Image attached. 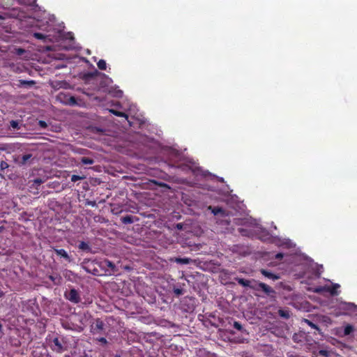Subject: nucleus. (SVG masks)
<instances>
[{"mask_svg":"<svg viewBox=\"0 0 357 357\" xmlns=\"http://www.w3.org/2000/svg\"><path fill=\"white\" fill-rule=\"evenodd\" d=\"M237 220L236 223L239 225H248L250 227H253L252 232L259 236V238L261 241H266L268 238V233L266 232L259 225L256 220H252L250 218H246L245 220Z\"/></svg>","mask_w":357,"mask_h":357,"instance_id":"nucleus-1","label":"nucleus"},{"mask_svg":"<svg viewBox=\"0 0 357 357\" xmlns=\"http://www.w3.org/2000/svg\"><path fill=\"white\" fill-rule=\"evenodd\" d=\"M340 287V284H334L331 287V286H324V287H318L312 289V291L316 293H321L322 291H328L332 295H337L338 294V291L336 290Z\"/></svg>","mask_w":357,"mask_h":357,"instance_id":"nucleus-2","label":"nucleus"},{"mask_svg":"<svg viewBox=\"0 0 357 357\" xmlns=\"http://www.w3.org/2000/svg\"><path fill=\"white\" fill-rule=\"evenodd\" d=\"M65 297L73 303H78L80 301V296L78 291L72 289L69 291L65 293Z\"/></svg>","mask_w":357,"mask_h":357,"instance_id":"nucleus-3","label":"nucleus"},{"mask_svg":"<svg viewBox=\"0 0 357 357\" xmlns=\"http://www.w3.org/2000/svg\"><path fill=\"white\" fill-rule=\"evenodd\" d=\"M52 348L53 349V350L58 352H60L63 350L62 344L58 338L54 339L52 344Z\"/></svg>","mask_w":357,"mask_h":357,"instance_id":"nucleus-4","label":"nucleus"},{"mask_svg":"<svg viewBox=\"0 0 357 357\" xmlns=\"http://www.w3.org/2000/svg\"><path fill=\"white\" fill-rule=\"evenodd\" d=\"M55 252L61 257L65 258L68 261H70V257L68 255L67 252L63 249H55Z\"/></svg>","mask_w":357,"mask_h":357,"instance_id":"nucleus-5","label":"nucleus"},{"mask_svg":"<svg viewBox=\"0 0 357 357\" xmlns=\"http://www.w3.org/2000/svg\"><path fill=\"white\" fill-rule=\"evenodd\" d=\"M259 287L263 291H264L266 294H271L273 292V289L264 283H259Z\"/></svg>","mask_w":357,"mask_h":357,"instance_id":"nucleus-6","label":"nucleus"},{"mask_svg":"<svg viewBox=\"0 0 357 357\" xmlns=\"http://www.w3.org/2000/svg\"><path fill=\"white\" fill-rule=\"evenodd\" d=\"M261 273H262V275H264L265 277L266 278H268L270 279H272V280H277L278 279V277L274 274H273L271 272H268L267 271H265V270H261Z\"/></svg>","mask_w":357,"mask_h":357,"instance_id":"nucleus-7","label":"nucleus"},{"mask_svg":"<svg viewBox=\"0 0 357 357\" xmlns=\"http://www.w3.org/2000/svg\"><path fill=\"white\" fill-rule=\"evenodd\" d=\"M344 306L345 310L357 311V306L352 303H344Z\"/></svg>","mask_w":357,"mask_h":357,"instance_id":"nucleus-8","label":"nucleus"},{"mask_svg":"<svg viewBox=\"0 0 357 357\" xmlns=\"http://www.w3.org/2000/svg\"><path fill=\"white\" fill-rule=\"evenodd\" d=\"M279 245L285 246L287 248H291L293 246V243L291 242V241L289 239H283L282 241H281V243L279 244Z\"/></svg>","mask_w":357,"mask_h":357,"instance_id":"nucleus-9","label":"nucleus"},{"mask_svg":"<svg viewBox=\"0 0 357 357\" xmlns=\"http://www.w3.org/2000/svg\"><path fill=\"white\" fill-rule=\"evenodd\" d=\"M34 37L39 40H46L47 38L50 37L51 35H44L40 33H34Z\"/></svg>","mask_w":357,"mask_h":357,"instance_id":"nucleus-10","label":"nucleus"},{"mask_svg":"<svg viewBox=\"0 0 357 357\" xmlns=\"http://www.w3.org/2000/svg\"><path fill=\"white\" fill-rule=\"evenodd\" d=\"M208 209L211 210L214 215H218L220 213L222 215L224 214V211L220 208H212L211 206H208Z\"/></svg>","mask_w":357,"mask_h":357,"instance_id":"nucleus-11","label":"nucleus"},{"mask_svg":"<svg viewBox=\"0 0 357 357\" xmlns=\"http://www.w3.org/2000/svg\"><path fill=\"white\" fill-rule=\"evenodd\" d=\"M97 65H98V68L100 70H105L107 68V63H106L105 61L103 59H100L98 62Z\"/></svg>","mask_w":357,"mask_h":357,"instance_id":"nucleus-12","label":"nucleus"},{"mask_svg":"<svg viewBox=\"0 0 357 357\" xmlns=\"http://www.w3.org/2000/svg\"><path fill=\"white\" fill-rule=\"evenodd\" d=\"M238 282L243 287H248L250 284V281L242 278L238 279Z\"/></svg>","mask_w":357,"mask_h":357,"instance_id":"nucleus-13","label":"nucleus"},{"mask_svg":"<svg viewBox=\"0 0 357 357\" xmlns=\"http://www.w3.org/2000/svg\"><path fill=\"white\" fill-rule=\"evenodd\" d=\"M176 261L179 264H188L190 259L188 258H176Z\"/></svg>","mask_w":357,"mask_h":357,"instance_id":"nucleus-14","label":"nucleus"},{"mask_svg":"<svg viewBox=\"0 0 357 357\" xmlns=\"http://www.w3.org/2000/svg\"><path fill=\"white\" fill-rule=\"evenodd\" d=\"M82 162L84 165H91L93 162V160L89 158H82Z\"/></svg>","mask_w":357,"mask_h":357,"instance_id":"nucleus-15","label":"nucleus"},{"mask_svg":"<svg viewBox=\"0 0 357 357\" xmlns=\"http://www.w3.org/2000/svg\"><path fill=\"white\" fill-rule=\"evenodd\" d=\"M315 266L317 267V270L315 271V274L317 275V277H319L320 275L321 274V273L323 272V266H318L317 265H315Z\"/></svg>","mask_w":357,"mask_h":357,"instance_id":"nucleus-16","label":"nucleus"},{"mask_svg":"<svg viewBox=\"0 0 357 357\" xmlns=\"http://www.w3.org/2000/svg\"><path fill=\"white\" fill-rule=\"evenodd\" d=\"M20 83L22 85H29V86H32L35 84L34 81H26V80H21L20 81Z\"/></svg>","mask_w":357,"mask_h":357,"instance_id":"nucleus-17","label":"nucleus"},{"mask_svg":"<svg viewBox=\"0 0 357 357\" xmlns=\"http://www.w3.org/2000/svg\"><path fill=\"white\" fill-rule=\"evenodd\" d=\"M353 331V327L351 326H347L344 328V333L346 335H349Z\"/></svg>","mask_w":357,"mask_h":357,"instance_id":"nucleus-18","label":"nucleus"},{"mask_svg":"<svg viewBox=\"0 0 357 357\" xmlns=\"http://www.w3.org/2000/svg\"><path fill=\"white\" fill-rule=\"evenodd\" d=\"M319 354L324 356H326V357H328L330 356V354L331 352L327 351V350H324V349H321L319 351Z\"/></svg>","mask_w":357,"mask_h":357,"instance_id":"nucleus-19","label":"nucleus"},{"mask_svg":"<svg viewBox=\"0 0 357 357\" xmlns=\"http://www.w3.org/2000/svg\"><path fill=\"white\" fill-rule=\"evenodd\" d=\"M31 158V154H26L22 156V162L26 163Z\"/></svg>","mask_w":357,"mask_h":357,"instance_id":"nucleus-20","label":"nucleus"},{"mask_svg":"<svg viewBox=\"0 0 357 357\" xmlns=\"http://www.w3.org/2000/svg\"><path fill=\"white\" fill-rule=\"evenodd\" d=\"M66 102L70 105H75L76 101L74 97L70 96Z\"/></svg>","mask_w":357,"mask_h":357,"instance_id":"nucleus-21","label":"nucleus"},{"mask_svg":"<svg viewBox=\"0 0 357 357\" xmlns=\"http://www.w3.org/2000/svg\"><path fill=\"white\" fill-rule=\"evenodd\" d=\"M82 178H83V177H81V176H77V175H73V176H72V177H71V181H72L73 182H75V181H78V180H81V179H82Z\"/></svg>","mask_w":357,"mask_h":357,"instance_id":"nucleus-22","label":"nucleus"},{"mask_svg":"<svg viewBox=\"0 0 357 357\" xmlns=\"http://www.w3.org/2000/svg\"><path fill=\"white\" fill-rule=\"evenodd\" d=\"M123 222L124 223H131L132 222V220L131 217L126 216V217L123 218Z\"/></svg>","mask_w":357,"mask_h":357,"instance_id":"nucleus-23","label":"nucleus"},{"mask_svg":"<svg viewBox=\"0 0 357 357\" xmlns=\"http://www.w3.org/2000/svg\"><path fill=\"white\" fill-rule=\"evenodd\" d=\"M234 327L236 329L238 330V331H241V330H242V326H241V324H240V323H238V322H237V321H235V322L234 323Z\"/></svg>","mask_w":357,"mask_h":357,"instance_id":"nucleus-24","label":"nucleus"},{"mask_svg":"<svg viewBox=\"0 0 357 357\" xmlns=\"http://www.w3.org/2000/svg\"><path fill=\"white\" fill-rule=\"evenodd\" d=\"M10 126L14 128V129H17L18 128V123L17 121H12L10 122Z\"/></svg>","mask_w":357,"mask_h":357,"instance_id":"nucleus-25","label":"nucleus"},{"mask_svg":"<svg viewBox=\"0 0 357 357\" xmlns=\"http://www.w3.org/2000/svg\"><path fill=\"white\" fill-rule=\"evenodd\" d=\"M279 313H280V315L282 317H285V318H287L289 317V313L287 312H284L283 310H280L279 311Z\"/></svg>","mask_w":357,"mask_h":357,"instance_id":"nucleus-26","label":"nucleus"},{"mask_svg":"<svg viewBox=\"0 0 357 357\" xmlns=\"http://www.w3.org/2000/svg\"><path fill=\"white\" fill-rule=\"evenodd\" d=\"M305 321L312 328H315V329H317V327L315 324H314L313 323H312L311 321L305 319Z\"/></svg>","mask_w":357,"mask_h":357,"instance_id":"nucleus-27","label":"nucleus"},{"mask_svg":"<svg viewBox=\"0 0 357 357\" xmlns=\"http://www.w3.org/2000/svg\"><path fill=\"white\" fill-rule=\"evenodd\" d=\"M38 124L42 128H45L47 127V123L43 121H40Z\"/></svg>","mask_w":357,"mask_h":357,"instance_id":"nucleus-28","label":"nucleus"},{"mask_svg":"<svg viewBox=\"0 0 357 357\" xmlns=\"http://www.w3.org/2000/svg\"><path fill=\"white\" fill-rule=\"evenodd\" d=\"M0 166H1V169H6V168H7V167H8V164H7L6 162L2 161V162H1Z\"/></svg>","mask_w":357,"mask_h":357,"instance_id":"nucleus-29","label":"nucleus"},{"mask_svg":"<svg viewBox=\"0 0 357 357\" xmlns=\"http://www.w3.org/2000/svg\"><path fill=\"white\" fill-rule=\"evenodd\" d=\"M106 264L108 267L111 268L112 269H114V265L111 261H106Z\"/></svg>","mask_w":357,"mask_h":357,"instance_id":"nucleus-30","label":"nucleus"},{"mask_svg":"<svg viewBox=\"0 0 357 357\" xmlns=\"http://www.w3.org/2000/svg\"><path fill=\"white\" fill-rule=\"evenodd\" d=\"M123 92L121 90H118L115 92L114 96L117 97H121L122 96Z\"/></svg>","mask_w":357,"mask_h":357,"instance_id":"nucleus-31","label":"nucleus"},{"mask_svg":"<svg viewBox=\"0 0 357 357\" xmlns=\"http://www.w3.org/2000/svg\"><path fill=\"white\" fill-rule=\"evenodd\" d=\"M16 51H17V54L18 55H21V54H22L24 52V50L23 49H21V48L17 49Z\"/></svg>","mask_w":357,"mask_h":357,"instance_id":"nucleus-32","label":"nucleus"},{"mask_svg":"<svg viewBox=\"0 0 357 357\" xmlns=\"http://www.w3.org/2000/svg\"><path fill=\"white\" fill-rule=\"evenodd\" d=\"M283 257V255L282 253H278L275 255V258L278 259H281Z\"/></svg>","mask_w":357,"mask_h":357,"instance_id":"nucleus-33","label":"nucleus"},{"mask_svg":"<svg viewBox=\"0 0 357 357\" xmlns=\"http://www.w3.org/2000/svg\"><path fill=\"white\" fill-rule=\"evenodd\" d=\"M116 116H124L126 115L124 114V113L117 111V112L116 114Z\"/></svg>","mask_w":357,"mask_h":357,"instance_id":"nucleus-34","label":"nucleus"},{"mask_svg":"<svg viewBox=\"0 0 357 357\" xmlns=\"http://www.w3.org/2000/svg\"><path fill=\"white\" fill-rule=\"evenodd\" d=\"M50 279H51V280H52L54 283H58V282H59V281H58V282H56V278H55L54 277H53V276H52V275H51V276H50Z\"/></svg>","mask_w":357,"mask_h":357,"instance_id":"nucleus-35","label":"nucleus"},{"mask_svg":"<svg viewBox=\"0 0 357 357\" xmlns=\"http://www.w3.org/2000/svg\"><path fill=\"white\" fill-rule=\"evenodd\" d=\"M35 183H38V184H40L42 183V180L41 179H36L35 180Z\"/></svg>","mask_w":357,"mask_h":357,"instance_id":"nucleus-36","label":"nucleus"},{"mask_svg":"<svg viewBox=\"0 0 357 357\" xmlns=\"http://www.w3.org/2000/svg\"><path fill=\"white\" fill-rule=\"evenodd\" d=\"M109 112H112V114H114V115H116V114L117 112V111H115L114 109H110Z\"/></svg>","mask_w":357,"mask_h":357,"instance_id":"nucleus-37","label":"nucleus"},{"mask_svg":"<svg viewBox=\"0 0 357 357\" xmlns=\"http://www.w3.org/2000/svg\"><path fill=\"white\" fill-rule=\"evenodd\" d=\"M100 341L102 342L105 343L106 342V339H105L104 337H102V338H100Z\"/></svg>","mask_w":357,"mask_h":357,"instance_id":"nucleus-38","label":"nucleus"},{"mask_svg":"<svg viewBox=\"0 0 357 357\" xmlns=\"http://www.w3.org/2000/svg\"><path fill=\"white\" fill-rule=\"evenodd\" d=\"M175 292L177 294H179L181 293V291L179 289H176L175 290Z\"/></svg>","mask_w":357,"mask_h":357,"instance_id":"nucleus-39","label":"nucleus"},{"mask_svg":"<svg viewBox=\"0 0 357 357\" xmlns=\"http://www.w3.org/2000/svg\"><path fill=\"white\" fill-rule=\"evenodd\" d=\"M3 293L2 291H0V297L3 296Z\"/></svg>","mask_w":357,"mask_h":357,"instance_id":"nucleus-40","label":"nucleus"},{"mask_svg":"<svg viewBox=\"0 0 357 357\" xmlns=\"http://www.w3.org/2000/svg\"><path fill=\"white\" fill-rule=\"evenodd\" d=\"M81 245H82L81 248H83V247H84L83 243H81Z\"/></svg>","mask_w":357,"mask_h":357,"instance_id":"nucleus-41","label":"nucleus"},{"mask_svg":"<svg viewBox=\"0 0 357 357\" xmlns=\"http://www.w3.org/2000/svg\"><path fill=\"white\" fill-rule=\"evenodd\" d=\"M81 245H82L81 248H83V247H84L83 243H81Z\"/></svg>","mask_w":357,"mask_h":357,"instance_id":"nucleus-42","label":"nucleus"},{"mask_svg":"<svg viewBox=\"0 0 357 357\" xmlns=\"http://www.w3.org/2000/svg\"><path fill=\"white\" fill-rule=\"evenodd\" d=\"M81 245H82L81 248H83V247H84L83 243H81Z\"/></svg>","mask_w":357,"mask_h":357,"instance_id":"nucleus-43","label":"nucleus"},{"mask_svg":"<svg viewBox=\"0 0 357 357\" xmlns=\"http://www.w3.org/2000/svg\"><path fill=\"white\" fill-rule=\"evenodd\" d=\"M1 329H2V326H1V324H0V331H1Z\"/></svg>","mask_w":357,"mask_h":357,"instance_id":"nucleus-44","label":"nucleus"},{"mask_svg":"<svg viewBox=\"0 0 357 357\" xmlns=\"http://www.w3.org/2000/svg\"><path fill=\"white\" fill-rule=\"evenodd\" d=\"M115 357H120V356H115Z\"/></svg>","mask_w":357,"mask_h":357,"instance_id":"nucleus-45","label":"nucleus"}]
</instances>
